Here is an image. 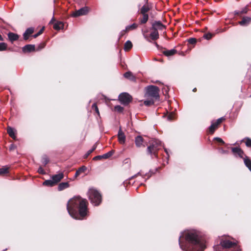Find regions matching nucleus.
<instances>
[{"instance_id": "1", "label": "nucleus", "mask_w": 251, "mask_h": 251, "mask_svg": "<svg viewBox=\"0 0 251 251\" xmlns=\"http://www.w3.org/2000/svg\"><path fill=\"white\" fill-rule=\"evenodd\" d=\"M180 248L184 251H203L206 248V241L199 232L194 229L182 233L179 238Z\"/></svg>"}, {"instance_id": "2", "label": "nucleus", "mask_w": 251, "mask_h": 251, "mask_svg": "<svg viewBox=\"0 0 251 251\" xmlns=\"http://www.w3.org/2000/svg\"><path fill=\"white\" fill-rule=\"evenodd\" d=\"M67 209L72 217L81 220L87 213V201L79 196L75 197L68 201Z\"/></svg>"}, {"instance_id": "3", "label": "nucleus", "mask_w": 251, "mask_h": 251, "mask_svg": "<svg viewBox=\"0 0 251 251\" xmlns=\"http://www.w3.org/2000/svg\"><path fill=\"white\" fill-rule=\"evenodd\" d=\"M215 251H240L237 245L235 242H231L228 240H222L220 245L214 247Z\"/></svg>"}, {"instance_id": "4", "label": "nucleus", "mask_w": 251, "mask_h": 251, "mask_svg": "<svg viewBox=\"0 0 251 251\" xmlns=\"http://www.w3.org/2000/svg\"><path fill=\"white\" fill-rule=\"evenodd\" d=\"M87 195L91 202L95 206L99 205L101 202V196L95 189H89Z\"/></svg>"}, {"instance_id": "5", "label": "nucleus", "mask_w": 251, "mask_h": 251, "mask_svg": "<svg viewBox=\"0 0 251 251\" xmlns=\"http://www.w3.org/2000/svg\"><path fill=\"white\" fill-rule=\"evenodd\" d=\"M146 93L145 96L149 99L157 100L159 98V89L154 85H149L145 88Z\"/></svg>"}, {"instance_id": "6", "label": "nucleus", "mask_w": 251, "mask_h": 251, "mask_svg": "<svg viewBox=\"0 0 251 251\" xmlns=\"http://www.w3.org/2000/svg\"><path fill=\"white\" fill-rule=\"evenodd\" d=\"M162 146L161 142L158 140H153L151 144L148 147L147 151L151 156L154 155L157 157V152L158 150Z\"/></svg>"}, {"instance_id": "7", "label": "nucleus", "mask_w": 251, "mask_h": 251, "mask_svg": "<svg viewBox=\"0 0 251 251\" xmlns=\"http://www.w3.org/2000/svg\"><path fill=\"white\" fill-rule=\"evenodd\" d=\"M119 100L121 103L127 105L131 101L132 97L128 93H123L119 95Z\"/></svg>"}, {"instance_id": "8", "label": "nucleus", "mask_w": 251, "mask_h": 251, "mask_svg": "<svg viewBox=\"0 0 251 251\" xmlns=\"http://www.w3.org/2000/svg\"><path fill=\"white\" fill-rule=\"evenodd\" d=\"M88 8L87 7H84L74 12L71 14V16L74 17H76L82 15H85L88 13Z\"/></svg>"}, {"instance_id": "9", "label": "nucleus", "mask_w": 251, "mask_h": 251, "mask_svg": "<svg viewBox=\"0 0 251 251\" xmlns=\"http://www.w3.org/2000/svg\"><path fill=\"white\" fill-rule=\"evenodd\" d=\"M225 119L223 117L218 119L216 122H212L211 125L209 127V131L211 134H213L215 130L218 128V126L222 123Z\"/></svg>"}, {"instance_id": "10", "label": "nucleus", "mask_w": 251, "mask_h": 251, "mask_svg": "<svg viewBox=\"0 0 251 251\" xmlns=\"http://www.w3.org/2000/svg\"><path fill=\"white\" fill-rule=\"evenodd\" d=\"M166 29V26L160 21H155L152 24V26L151 27V30L158 31L159 30H164Z\"/></svg>"}, {"instance_id": "11", "label": "nucleus", "mask_w": 251, "mask_h": 251, "mask_svg": "<svg viewBox=\"0 0 251 251\" xmlns=\"http://www.w3.org/2000/svg\"><path fill=\"white\" fill-rule=\"evenodd\" d=\"M118 141L121 144H124L126 141V136L124 133L120 128L118 133Z\"/></svg>"}, {"instance_id": "12", "label": "nucleus", "mask_w": 251, "mask_h": 251, "mask_svg": "<svg viewBox=\"0 0 251 251\" xmlns=\"http://www.w3.org/2000/svg\"><path fill=\"white\" fill-rule=\"evenodd\" d=\"M64 177V174L62 173L53 175L52 176L51 178L54 181L56 184L58 183Z\"/></svg>"}, {"instance_id": "13", "label": "nucleus", "mask_w": 251, "mask_h": 251, "mask_svg": "<svg viewBox=\"0 0 251 251\" xmlns=\"http://www.w3.org/2000/svg\"><path fill=\"white\" fill-rule=\"evenodd\" d=\"M251 23V18L249 17H244L242 20L239 22V24L242 26H247Z\"/></svg>"}, {"instance_id": "14", "label": "nucleus", "mask_w": 251, "mask_h": 251, "mask_svg": "<svg viewBox=\"0 0 251 251\" xmlns=\"http://www.w3.org/2000/svg\"><path fill=\"white\" fill-rule=\"evenodd\" d=\"M35 50V46L32 45H27L24 46L22 50L24 52H31Z\"/></svg>"}, {"instance_id": "15", "label": "nucleus", "mask_w": 251, "mask_h": 251, "mask_svg": "<svg viewBox=\"0 0 251 251\" xmlns=\"http://www.w3.org/2000/svg\"><path fill=\"white\" fill-rule=\"evenodd\" d=\"M34 29L32 27L27 28L24 33V38L25 40L28 39L29 36L33 33Z\"/></svg>"}, {"instance_id": "16", "label": "nucleus", "mask_w": 251, "mask_h": 251, "mask_svg": "<svg viewBox=\"0 0 251 251\" xmlns=\"http://www.w3.org/2000/svg\"><path fill=\"white\" fill-rule=\"evenodd\" d=\"M162 52L166 56H171L175 54L177 51L175 49H172L170 50H164Z\"/></svg>"}, {"instance_id": "17", "label": "nucleus", "mask_w": 251, "mask_h": 251, "mask_svg": "<svg viewBox=\"0 0 251 251\" xmlns=\"http://www.w3.org/2000/svg\"><path fill=\"white\" fill-rule=\"evenodd\" d=\"M232 151L235 154H238L240 157H242L244 152L241 149L238 147L233 148L232 149Z\"/></svg>"}, {"instance_id": "18", "label": "nucleus", "mask_w": 251, "mask_h": 251, "mask_svg": "<svg viewBox=\"0 0 251 251\" xmlns=\"http://www.w3.org/2000/svg\"><path fill=\"white\" fill-rule=\"evenodd\" d=\"M124 76L126 78H127L132 81H136L135 76L130 72H127L124 74Z\"/></svg>"}, {"instance_id": "19", "label": "nucleus", "mask_w": 251, "mask_h": 251, "mask_svg": "<svg viewBox=\"0 0 251 251\" xmlns=\"http://www.w3.org/2000/svg\"><path fill=\"white\" fill-rule=\"evenodd\" d=\"M135 143L137 147H140L143 143V138L141 136H138L135 138Z\"/></svg>"}, {"instance_id": "20", "label": "nucleus", "mask_w": 251, "mask_h": 251, "mask_svg": "<svg viewBox=\"0 0 251 251\" xmlns=\"http://www.w3.org/2000/svg\"><path fill=\"white\" fill-rule=\"evenodd\" d=\"M7 132L11 138L14 139H16L15 130L14 128L8 126L7 129Z\"/></svg>"}, {"instance_id": "21", "label": "nucleus", "mask_w": 251, "mask_h": 251, "mask_svg": "<svg viewBox=\"0 0 251 251\" xmlns=\"http://www.w3.org/2000/svg\"><path fill=\"white\" fill-rule=\"evenodd\" d=\"M248 6L247 5L242 9L241 10L235 11L234 13L235 15H240L243 14H246L249 11Z\"/></svg>"}, {"instance_id": "22", "label": "nucleus", "mask_w": 251, "mask_h": 251, "mask_svg": "<svg viewBox=\"0 0 251 251\" xmlns=\"http://www.w3.org/2000/svg\"><path fill=\"white\" fill-rule=\"evenodd\" d=\"M150 33V38L152 40H156L159 38V35L158 31L153 30Z\"/></svg>"}, {"instance_id": "23", "label": "nucleus", "mask_w": 251, "mask_h": 251, "mask_svg": "<svg viewBox=\"0 0 251 251\" xmlns=\"http://www.w3.org/2000/svg\"><path fill=\"white\" fill-rule=\"evenodd\" d=\"M69 187V184L67 182H64L60 183L58 186V190L59 191H62L65 189H66Z\"/></svg>"}, {"instance_id": "24", "label": "nucleus", "mask_w": 251, "mask_h": 251, "mask_svg": "<svg viewBox=\"0 0 251 251\" xmlns=\"http://www.w3.org/2000/svg\"><path fill=\"white\" fill-rule=\"evenodd\" d=\"M8 37L11 42L17 40L19 38V36L17 34L12 32L9 33L8 34Z\"/></svg>"}, {"instance_id": "25", "label": "nucleus", "mask_w": 251, "mask_h": 251, "mask_svg": "<svg viewBox=\"0 0 251 251\" xmlns=\"http://www.w3.org/2000/svg\"><path fill=\"white\" fill-rule=\"evenodd\" d=\"M150 10V8L147 4L144 5L140 9L142 14H148L147 13Z\"/></svg>"}, {"instance_id": "26", "label": "nucleus", "mask_w": 251, "mask_h": 251, "mask_svg": "<svg viewBox=\"0 0 251 251\" xmlns=\"http://www.w3.org/2000/svg\"><path fill=\"white\" fill-rule=\"evenodd\" d=\"M56 184L55 183L54 181L51 178L50 180H46L43 182V185L52 187L56 185Z\"/></svg>"}, {"instance_id": "27", "label": "nucleus", "mask_w": 251, "mask_h": 251, "mask_svg": "<svg viewBox=\"0 0 251 251\" xmlns=\"http://www.w3.org/2000/svg\"><path fill=\"white\" fill-rule=\"evenodd\" d=\"M244 161L245 165L251 171V160L247 157L244 159Z\"/></svg>"}, {"instance_id": "28", "label": "nucleus", "mask_w": 251, "mask_h": 251, "mask_svg": "<svg viewBox=\"0 0 251 251\" xmlns=\"http://www.w3.org/2000/svg\"><path fill=\"white\" fill-rule=\"evenodd\" d=\"M132 47V44L130 41H127L125 44L124 46V49L125 50H130Z\"/></svg>"}, {"instance_id": "29", "label": "nucleus", "mask_w": 251, "mask_h": 251, "mask_svg": "<svg viewBox=\"0 0 251 251\" xmlns=\"http://www.w3.org/2000/svg\"><path fill=\"white\" fill-rule=\"evenodd\" d=\"M114 152V151L113 150H111V151H108V152L102 155V157L103 158V159L108 158L109 157H110V156H111L113 155Z\"/></svg>"}, {"instance_id": "30", "label": "nucleus", "mask_w": 251, "mask_h": 251, "mask_svg": "<svg viewBox=\"0 0 251 251\" xmlns=\"http://www.w3.org/2000/svg\"><path fill=\"white\" fill-rule=\"evenodd\" d=\"M143 18L140 20V23L141 24H144L146 23L149 19L148 14H142Z\"/></svg>"}, {"instance_id": "31", "label": "nucleus", "mask_w": 251, "mask_h": 251, "mask_svg": "<svg viewBox=\"0 0 251 251\" xmlns=\"http://www.w3.org/2000/svg\"><path fill=\"white\" fill-rule=\"evenodd\" d=\"M8 167L6 166L3 167L0 169V175H3L8 173Z\"/></svg>"}, {"instance_id": "32", "label": "nucleus", "mask_w": 251, "mask_h": 251, "mask_svg": "<svg viewBox=\"0 0 251 251\" xmlns=\"http://www.w3.org/2000/svg\"><path fill=\"white\" fill-rule=\"evenodd\" d=\"M137 26L138 25L134 23L131 25L127 26L126 28V31H129L130 30L135 29L137 27Z\"/></svg>"}, {"instance_id": "33", "label": "nucleus", "mask_w": 251, "mask_h": 251, "mask_svg": "<svg viewBox=\"0 0 251 251\" xmlns=\"http://www.w3.org/2000/svg\"><path fill=\"white\" fill-rule=\"evenodd\" d=\"M63 25L62 22H57L54 24L53 28L56 30H59L63 26Z\"/></svg>"}, {"instance_id": "34", "label": "nucleus", "mask_w": 251, "mask_h": 251, "mask_svg": "<svg viewBox=\"0 0 251 251\" xmlns=\"http://www.w3.org/2000/svg\"><path fill=\"white\" fill-rule=\"evenodd\" d=\"M144 103L146 106H150L154 104V99H150V100H146L144 101Z\"/></svg>"}, {"instance_id": "35", "label": "nucleus", "mask_w": 251, "mask_h": 251, "mask_svg": "<svg viewBox=\"0 0 251 251\" xmlns=\"http://www.w3.org/2000/svg\"><path fill=\"white\" fill-rule=\"evenodd\" d=\"M86 170V168L85 166H83L80 168L75 173V176H78L79 174L82 172H84Z\"/></svg>"}, {"instance_id": "36", "label": "nucleus", "mask_w": 251, "mask_h": 251, "mask_svg": "<svg viewBox=\"0 0 251 251\" xmlns=\"http://www.w3.org/2000/svg\"><path fill=\"white\" fill-rule=\"evenodd\" d=\"M7 46L5 43H0V51L5 50L7 49Z\"/></svg>"}, {"instance_id": "37", "label": "nucleus", "mask_w": 251, "mask_h": 251, "mask_svg": "<svg viewBox=\"0 0 251 251\" xmlns=\"http://www.w3.org/2000/svg\"><path fill=\"white\" fill-rule=\"evenodd\" d=\"M92 108L93 109H94L96 112L99 115H100V113H99V109H98V107L97 105V104L96 103H94L92 106Z\"/></svg>"}, {"instance_id": "38", "label": "nucleus", "mask_w": 251, "mask_h": 251, "mask_svg": "<svg viewBox=\"0 0 251 251\" xmlns=\"http://www.w3.org/2000/svg\"><path fill=\"white\" fill-rule=\"evenodd\" d=\"M212 36H213V34H212L210 33H208L205 34L203 35L204 38H205L207 40H209L210 39H211L212 38Z\"/></svg>"}, {"instance_id": "39", "label": "nucleus", "mask_w": 251, "mask_h": 251, "mask_svg": "<svg viewBox=\"0 0 251 251\" xmlns=\"http://www.w3.org/2000/svg\"><path fill=\"white\" fill-rule=\"evenodd\" d=\"M114 109L116 111L118 112H122L123 110V107L121 106L120 105H116L114 107Z\"/></svg>"}, {"instance_id": "40", "label": "nucleus", "mask_w": 251, "mask_h": 251, "mask_svg": "<svg viewBox=\"0 0 251 251\" xmlns=\"http://www.w3.org/2000/svg\"><path fill=\"white\" fill-rule=\"evenodd\" d=\"M44 30V27H43L37 33L34 34L33 36L34 38H36L40 34H41Z\"/></svg>"}, {"instance_id": "41", "label": "nucleus", "mask_w": 251, "mask_h": 251, "mask_svg": "<svg viewBox=\"0 0 251 251\" xmlns=\"http://www.w3.org/2000/svg\"><path fill=\"white\" fill-rule=\"evenodd\" d=\"M96 149V145H94L92 149L89 150L86 154V156L87 157L89 154H90L95 149Z\"/></svg>"}, {"instance_id": "42", "label": "nucleus", "mask_w": 251, "mask_h": 251, "mask_svg": "<svg viewBox=\"0 0 251 251\" xmlns=\"http://www.w3.org/2000/svg\"><path fill=\"white\" fill-rule=\"evenodd\" d=\"M197 41L195 38H190L188 39V42L191 44H194L196 43Z\"/></svg>"}, {"instance_id": "43", "label": "nucleus", "mask_w": 251, "mask_h": 251, "mask_svg": "<svg viewBox=\"0 0 251 251\" xmlns=\"http://www.w3.org/2000/svg\"><path fill=\"white\" fill-rule=\"evenodd\" d=\"M246 145L247 147H251V139L247 138L246 141Z\"/></svg>"}, {"instance_id": "44", "label": "nucleus", "mask_w": 251, "mask_h": 251, "mask_svg": "<svg viewBox=\"0 0 251 251\" xmlns=\"http://www.w3.org/2000/svg\"><path fill=\"white\" fill-rule=\"evenodd\" d=\"M102 155H98V156H96L95 157H94L93 158V160H100L101 159H103V158L102 157Z\"/></svg>"}, {"instance_id": "45", "label": "nucleus", "mask_w": 251, "mask_h": 251, "mask_svg": "<svg viewBox=\"0 0 251 251\" xmlns=\"http://www.w3.org/2000/svg\"><path fill=\"white\" fill-rule=\"evenodd\" d=\"M38 172L40 174H45V172L42 167H40L38 170Z\"/></svg>"}, {"instance_id": "46", "label": "nucleus", "mask_w": 251, "mask_h": 251, "mask_svg": "<svg viewBox=\"0 0 251 251\" xmlns=\"http://www.w3.org/2000/svg\"><path fill=\"white\" fill-rule=\"evenodd\" d=\"M174 114L173 113H170L167 117L169 120H172L174 119Z\"/></svg>"}, {"instance_id": "47", "label": "nucleus", "mask_w": 251, "mask_h": 251, "mask_svg": "<svg viewBox=\"0 0 251 251\" xmlns=\"http://www.w3.org/2000/svg\"><path fill=\"white\" fill-rule=\"evenodd\" d=\"M215 139L217 141H218L220 143H221L222 144L225 143L224 141L220 138L217 137V138H215Z\"/></svg>"}, {"instance_id": "48", "label": "nucleus", "mask_w": 251, "mask_h": 251, "mask_svg": "<svg viewBox=\"0 0 251 251\" xmlns=\"http://www.w3.org/2000/svg\"><path fill=\"white\" fill-rule=\"evenodd\" d=\"M16 148V146L14 144H11L9 147L10 151H13Z\"/></svg>"}, {"instance_id": "49", "label": "nucleus", "mask_w": 251, "mask_h": 251, "mask_svg": "<svg viewBox=\"0 0 251 251\" xmlns=\"http://www.w3.org/2000/svg\"><path fill=\"white\" fill-rule=\"evenodd\" d=\"M49 162V160L48 158H45L44 159V162L43 163L46 165Z\"/></svg>"}, {"instance_id": "50", "label": "nucleus", "mask_w": 251, "mask_h": 251, "mask_svg": "<svg viewBox=\"0 0 251 251\" xmlns=\"http://www.w3.org/2000/svg\"><path fill=\"white\" fill-rule=\"evenodd\" d=\"M3 39L1 35L0 34V41H3Z\"/></svg>"}, {"instance_id": "51", "label": "nucleus", "mask_w": 251, "mask_h": 251, "mask_svg": "<svg viewBox=\"0 0 251 251\" xmlns=\"http://www.w3.org/2000/svg\"><path fill=\"white\" fill-rule=\"evenodd\" d=\"M55 20L54 19V18H52V19L50 21V23H52L53 21H54Z\"/></svg>"}, {"instance_id": "52", "label": "nucleus", "mask_w": 251, "mask_h": 251, "mask_svg": "<svg viewBox=\"0 0 251 251\" xmlns=\"http://www.w3.org/2000/svg\"><path fill=\"white\" fill-rule=\"evenodd\" d=\"M196 90H197V89L196 88H195L194 89H193V92H196Z\"/></svg>"}, {"instance_id": "53", "label": "nucleus", "mask_w": 251, "mask_h": 251, "mask_svg": "<svg viewBox=\"0 0 251 251\" xmlns=\"http://www.w3.org/2000/svg\"><path fill=\"white\" fill-rule=\"evenodd\" d=\"M148 0H145V2H146V4H148Z\"/></svg>"}, {"instance_id": "54", "label": "nucleus", "mask_w": 251, "mask_h": 251, "mask_svg": "<svg viewBox=\"0 0 251 251\" xmlns=\"http://www.w3.org/2000/svg\"><path fill=\"white\" fill-rule=\"evenodd\" d=\"M165 151L166 152V153L168 154V151H167V150L166 149H165Z\"/></svg>"}]
</instances>
